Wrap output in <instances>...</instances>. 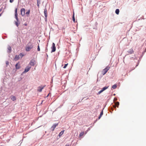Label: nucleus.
<instances>
[{"label": "nucleus", "mask_w": 146, "mask_h": 146, "mask_svg": "<svg viewBox=\"0 0 146 146\" xmlns=\"http://www.w3.org/2000/svg\"><path fill=\"white\" fill-rule=\"evenodd\" d=\"M17 8H16L15 9V18L16 19L17 21H15V24L16 25V26L18 27L19 24H20L19 21V19L18 17V14L17 13Z\"/></svg>", "instance_id": "f257e3e1"}, {"label": "nucleus", "mask_w": 146, "mask_h": 146, "mask_svg": "<svg viewBox=\"0 0 146 146\" xmlns=\"http://www.w3.org/2000/svg\"><path fill=\"white\" fill-rule=\"evenodd\" d=\"M33 47V44L30 42H29L28 43V45H27L26 47V50L28 52L32 49Z\"/></svg>", "instance_id": "f03ea898"}, {"label": "nucleus", "mask_w": 146, "mask_h": 146, "mask_svg": "<svg viewBox=\"0 0 146 146\" xmlns=\"http://www.w3.org/2000/svg\"><path fill=\"white\" fill-rule=\"evenodd\" d=\"M110 68V67L107 66L101 72V75H100V77H102L103 76L105 75L108 72Z\"/></svg>", "instance_id": "7ed1b4c3"}, {"label": "nucleus", "mask_w": 146, "mask_h": 146, "mask_svg": "<svg viewBox=\"0 0 146 146\" xmlns=\"http://www.w3.org/2000/svg\"><path fill=\"white\" fill-rule=\"evenodd\" d=\"M52 49L51 53H52L56 51V47L55 43L54 42L52 43V46L51 47Z\"/></svg>", "instance_id": "20e7f679"}, {"label": "nucleus", "mask_w": 146, "mask_h": 146, "mask_svg": "<svg viewBox=\"0 0 146 146\" xmlns=\"http://www.w3.org/2000/svg\"><path fill=\"white\" fill-rule=\"evenodd\" d=\"M58 124V123L54 124L51 127V129L52 131H53L54 130L55 128L56 127V126Z\"/></svg>", "instance_id": "39448f33"}, {"label": "nucleus", "mask_w": 146, "mask_h": 146, "mask_svg": "<svg viewBox=\"0 0 146 146\" xmlns=\"http://www.w3.org/2000/svg\"><path fill=\"white\" fill-rule=\"evenodd\" d=\"M31 68V67H29V66H27L25 69L24 71L22 73V74L25 73L27 72L28 71H29L30 70Z\"/></svg>", "instance_id": "423d86ee"}, {"label": "nucleus", "mask_w": 146, "mask_h": 146, "mask_svg": "<svg viewBox=\"0 0 146 146\" xmlns=\"http://www.w3.org/2000/svg\"><path fill=\"white\" fill-rule=\"evenodd\" d=\"M5 88L4 87H2L1 88V90L0 92V94L1 95H2L5 94Z\"/></svg>", "instance_id": "0eeeda50"}, {"label": "nucleus", "mask_w": 146, "mask_h": 146, "mask_svg": "<svg viewBox=\"0 0 146 146\" xmlns=\"http://www.w3.org/2000/svg\"><path fill=\"white\" fill-rule=\"evenodd\" d=\"M25 9L24 8H22L21 10V14L22 16H24L25 15Z\"/></svg>", "instance_id": "6e6552de"}, {"label": "nucleus", "mask_w": 146, "mask_h": 146, "mask_svg": "<svg viewBox=\"0 0 146 146\" xmlns=\"http://www.w3.org/2000/svg\"><path fill=\"white\" fill-rule=\"evenodd\" d=\"M35 60L34 59H32L29 63V64L32 66H34L35 64Z\"/></svg>", "instance_id": "1a4fd4ad"}, {"label": "nucleus", "mask_w": 146, "mask_h": 146, "mask_svg": "<svg viewBox=\"0 0 146 146\" xmlns=\"http://www.w3.org/2000/svg\"><path fill=\"white\" fill-rule=\"evenodd\" d=\"M11 46H9L7 48V52L9 53L11 52Z\"/></svg>", "instance_id": "9d476101"}, {"label": "nucleus", "mask_w": 146, "mask_h": 146, "mask_svg": "<svg viewBox=\"0 0 146 146\" xmlns=\"http://www.w3.org/2000/svg\"><path fill=\"white\" fill-rule=\"evenodd\" d=\"M44 86H39L38 88V91L39 92H41L42 90V89H43L44 87Z\"/></svg>", "instance_id": "9b49d317"}, {"label": "nucleus", "mask_w": 146, "mask_h": 146, "mask_svg": "<svg viewBox=\"0 0 146 146\" xmlns=\"http://www.w3.org/2000/svg\"><path fill=\"white\" fill-rule=\"evenodd\" d=\"M20 58V56H19V55H16L15 56V57L14 58V60L16 61L18 60Z\"/></svg>", "instance_id": "f8f14e48"}, {"label": "nucleus", "mask_w": 146, "mask_h": 146, "mask_svg": "<svg viewBox=\"0 0 146 146\" xmlns=\"http://www.w3.org/2000/svg\"><path fill=\"white\" fill-rule=\"evenodd\" d=\"M127 52L130 54H132L133 53L134 51L132 48H131L127 51Z\"/></svg>", "instance_id": "ddd939ff"}, {"label": "nucleus", "mask_w": 146, "mask_h": 146, "mask_svg": "<svg viewBox=\"0 0 146 146\" xmlns=\"http://www.w3.org/2000/svg\"><path fill=\"white\" fill-rule=\"evenodd\" d=\"M44 13L45 17H47V10L46 8L44 9Z\"/></svg>", "instance_id": "4468645a"}, {"label": "nucleus", "mask_w": 146, "mask_h": 146, "mask_svg": "<svg viewBox=\"0 0 146 146\" xmlns=\"http://www.w3.org/2000/svg\"><path fill=\"white\" fill-rule=\"evenodd\" d=\"M16 68L17 69H19L20 68V64L18 65V63H17L15 65Z\"/></svg>", "instance_id": "2eb2a0df"}, {"label": "nucleus", "mask_w": 146, "mask_h": 146, "mask_svg": "<svg viewBox=\"0 0 146 146\" xmlns=\"http://www.w3.org/2000/svg\"><path fill=\"white\" fill-rule=\"evenodd\" d=\"M64 131V130H62L58 134V136L59 137L61 136L63 134Z\"/></svg>", "instance_id": "dca6fc26"}, {"label": "nucleus", "mask_w": 146, "mask_h": 146, "mask_svg": "<svg viewBox=\"0 0 146 146\" xmlns=\"http://www.w3.org/2000/svg\"><path fill=\"white\" fill-rule=\"evenodd\" d=\"M109 86H105L103 87V88H102V89L101 90L103 92L106 90V89L108 88Z\"/></svg>", "instance_id": "f3484780"}, {"label": "nucleus", "mask_w": 146, "mask_h": 146, "mask_svg": "<svg viewBox=\"0 0 146 146\" xmlns=\"http://www.w3.org/2000/svg\"><path fill=\"white\" fill-rule=\"evenodd\" d=\"M119 9H117L115 11V13L117 15L119 14Z\"/></svg>", "instance_id": "a211bd4d"}, {"label": "nucleus", "mask_w": 146, "mask_h": 146, "mask_svg": "<svg viewBox=\"0 0 146 146\" xmlns=\"http://www.w3.org/2000/svg\"><path fill=\"white\" fill-rule=\"evenodd\" d=\"M30 12V10H29L26 13V15H27V17H28L29 15V13Z\"/></svg>", "instance_id": "6ab92c4d"}, {"label": "nucleus", "mask_w": 146, "mask_h": 146, "mask_svg": "<svg viewBox=\"0 0 146 146\" xmlns=\"http://www.w3.org/2000/svg\"><path fill=\"white\" fill-rule=\"evenodd\" d=\"M11 99L13 101H14L16 100V98L15 96H13Z\"/></svg>", "instance_id": "aec40b11"}, {"label": "nucleus", "mask_w": 146, "mask_h": 146, "mask_svg": "<svg viewBox=\"0 0 146 146\" xmlns=\"http://www.w3.org/2000/svg\"><path fill=\"white\" fill-rule=\"evenodd\" d=\"M72 20L73 21V22L74 23L75 22V19L74 17V13H73V14L72 16Z\"/></svg>", "instance_id": "412c9836"}, {"label": "nucleus", "mask_w": 146, "mask_h": 146, "mask_svg": "<svg viewBox=\"0 0 146 146\" xmlns=\"http://www.w3.org/2000/svg\"><path fill=\"white\" fill-rule=\"evenodd\" d=\"M19 56H20V58H22V57L24 56V55L22 53H20V54L19 55Z\"/></svg>", "instance_id": "4be33fe9"}, {"label": "nucleus", "mask_w": 146, "mask_h": 146, "mask_svg": "<svg viewBox=\"0 0 146 146\" xmlns=\"http://www.w3.org/2000/svg\"><path fill=\"white\" fill-rule=\"evenodd\" d=\"M117 87V85L115 84L112 86V88H113V89H115Z\"/></svg>", "instance_id": "5701e85b"}, {"label": "nucleus", "mask_w": 146, "mask_h": 146, "mask_svg": "<svg viewBox=\"0 0 146 146\" xmlns=\"http://www.w3.org/2000/svg\"><path fill=\"white\" fill-rule=\"evenodd\" d=\"M115 105L117 107H118V106L119 105V102H117L115 104Z\"/></svg>", "instance_id": "b1692460"}, {"label": "nucleus", "mask_w": 146, "mask_h": 146, "mask_svg": "<svg viewBox=\"0 0 146 146\" xmlns=\"http://www.w3.org/2000/svg\"><path fill=\"white\" fill-rule=\"evenodd\" d=\"M84 132H81V133H80V137H81L82 136H83V135L84 134Z\"/></svg>", "instance_id": "393cba45"}, {"label": "nucleus", "mask_w": 146, "mask_h": 146, "mask_svg": "<svg viewBox=\"0 0 146 146\" xmlns=\"http://www.w3.org/2000/svg\"><path fill=\"white\" fill-rule=\"evenodd\" d=\"M103 91L101 90L100 91L98 92V93L97 94V95H99Z\"/></svg>", "instance_id": "a878e982"}, {"label": "nucleus", "mask_w": 146, "mask_h": 146, "mask_svg": "<svg viewBox=\"0 0 146 146\" xmlns=\"http://www.w3.org/2000/svg\"><path fill=\"white\" fill-rule=\"evenodd\" d=\"M104 107L103 108V109L102 110L101 112V113H100V115L102 116V115H103V110L104 109Z\"/></svg>", "instance_id": "bb28decb"}, {"label": "nucleus", "mask_w": 146, "mask_h": 146, "mask_svg": "<svg viewBox=\"0 0 146 146\" xmlns=\"http://www.w3.org/2000/svg\"><path fill=\"white\" fill-rule=\"evenodd\" d=\"M37 4H40V0H37Z\"/></svg>", "instance_id": "cd10ccee"}, {"label": "nucleus", "mask_w": 146, "mask_h": 146, "mask_svg": "<svg viewBox=\"0 0 146 146\" xmlns=\"http://www.w3.org/2000/svg\"><path fill=\"white\" fill-rule=\"evenodd\" d=\"M68 65V64H64V66L63 67V68H66V67H67V65Z\"/></svg>", "instance_id": "c85d7f7f"}, {"label": "nucleus", "mask_w": 146, "mask_h": 146, "mask_svg": "<svg viewBox=\"0 0 146 146\" xmlns=\"http://www.w3.org/2000/svg\"><path fill=\"white\" fill-rule=\"evenodd\" d=\"M40 48L39 46V45H38V48H37V50L38 51H40Z\"/></svg>", "instance_id": "c756f323"}, {"label": "nucleus", "mask_w": 146, "mask_h": 146, "mask_svg": "<svg viewBox=\"0 0 146 146\" xmlns=\"http://www.w3.org/2000/svg\"><path fill=\"white\" fill-rule=\"evenodd\" d=\"M47 17H45L44 20L46 22L47 21Z\"/></svg>", "instance_id": "7c9ffc66"}, {"label": "nucleus", "mask_w": 146, "mask_h": 146, "mask_svg": "<svg viewBox=\"0 0 146 146\" xmlns=\"http://www.w3.org/2000/svg\"><path fill=\"white\" fill-rule=\"evenodd\" d=\"M6 64L7 65H8L9 64V62L8 61H6Z\"/></svg>", "instance_id": "2f4dec72"}, {"label": "nucleus", "mask_w": 146, "mask_h": 146, "mask_svg": "<svg viewBox=\"0 0 146 146\" xmlns=\"http://www.w3.org/2000/svg\"><path fill=\"white\" fill-rule=\"evenodd\" d=\"M145 52V51H144L143 52V53H142V55L141 56V57H142L143 56V55L144 53Z\"/></svg>", "instance_id": "473e14b6"}, {"label": "nucleus", "mask_w": 146, "mask_h": 146, "mask_svg": "<svg viewBox=\"0 0 146 146\" xmlns=\"http://www.w3.org/2000/svg\"><path fill=\"white\" fill-rule=\"evenodd\" d=\"M48 51V49L47 48V47H46L45 49V51L46 52H47Z\"/></svg>", "instance_id": "72a5a7b5"}, {"label": "nucleus", "mask_w": 146, "mask_h": 146, "mask_svg": "<svg viewBox=\"0 0 146 146\" xmlns=\"http://www.w3.org/2000/svg\"><path fill=\"white\" fill-rule=\"evenodd\" d=\"M14 0H10L9 1L11 3H12L13 2Z\"/></svg>", "instance_id": "f704fd0d"}, {"label": "nucleus", "mask_w": 146, "mask_h": 146, "mask_svg": "<svg viewBox=\"0 0 146 146\" xmlns=\"http://www.w3.org/2000/svg\"><path fill=\"white\" fill-rule=\"evenodd\" d=\"M46 59L47 60L48 57V56L47 53L46 54Z\"/></svg>", "instance_id": "c9c22d12"}, {"label": "nucleus", "mask_w": 146, "mask_h": 146, "mask_svg": "<svg viewBox=\"0 0 146 146\" xmlns=\"http://www.w3.org/2000/svg\"><path fill=\"white\" fill-rule=\"evenodd\" d=\"M102 116V115H100V116L98 117V119H100L101 118Z\"/></svg>", "instance_id": "e433bc0d"}, {"label": "nucleus", "mask_w": 146, "mask_h": 146, "mask_svg": "<svg viewBox=\"0 0 146 146\" xmlns=\"http://www.w3.org/2000/svg\"><path fill=\"white\" fill-rule=\"evenodd\" d=\"M109 109H111L112 110V111H113V109L111 107H110Z\"/></svg>", "instance_id": "4c0bfd02"}, {"label": "nucleus", "mask_w": 146, "mask_h": 146, "mask_svg": "<svg viewBox=\"0 0 146 146\" xmlns=\"http://www.w3.org/2000/svg\"><path fill=\"white\" fill-rule=\"evenodd\" d=\"M24 25L25 26H27V23H25L24 24Z\"/></svg>", "instance_id": "58836bf2"}, {"label": "nucleus", "mask_w": 146, "mask_h": 146, "mask_svg": "<svg viewBox=\"0 0 146 146\" xmlns=\"http://www.w3.org/2000/svg\"><path fill=\"white\" fill-rule=\"evenodd\" d=\"M37 6L38 7V8H39V4H37Z\"/></svg>", "instance_id": "ea45409f"}, {"label": "nucleus", "mask_w": 146, "mask_h": 146, "mask_svg": "<svg viewBox=\"0 0 146 146\" xmlns=\"http://www.w3.org/2000/svg\"><path fill=\"white\" fill-rule=\"evenodd\" d=\"M70 145L69 144H66L65 145V146H69Z\"/></svg>", "instance_id": "a19ab883"}, {"label": "nucleus", "mask_w": 146, "mask_h": 146, "mask_svg": "<svg viewBox=\"0 0 146 146\" xmlns=\"http://www.w3.org/2000/svg\"><path fill=\"white\" fill-rule=\"evenodd\" d=\"M138 64H139V63L137 64V65H136V67H137L138 65Z\"/></svg>", "instance_id": "79ce46f5"}, {"label": "nucleus", "mask_w": 146, "mask_h": 146, "mask_svg": "<svg viewBox=\"0 0 146 146\" xmlns=\"http://www.w3.org/2000/svg\"><path fill=\"white\" fill-rule=\"evenodd\" d=\"M48 46V43H47V44L46 45V47H47Z\"/></svg>", "instance_id": "37998d69"}, {"label": "nucleus", "mask_w": 146, "mask_h": 146, "mask_svg": "<svg viewBox=\"0 0 146 146\" xmlns=\"http://www.w3.org/2000/svg\"><path fill=\"white\" fill-rule=\"evenodd\" d=\"M43 100H42V102H41V103L40 104H42V102H43Z\"/></svg>", "instance_id": "c03bdc74"}, {"label": "nucleus", "mask_w": 146, "mask_h": 146, "mask_svg": "<svg viewBox=\"0 0 146 146\" xmlns=\"http://www.w3.org/2000/svg\"><path fill=\"white\" fill-rule=\"evenodd\" d=\"M2 14V13H1V14H0V17L1 15Z\"/></svg>", "instance_id": "a18cd8bd"}, {"label": "nucleus", "mask_w": 146, "mask_h": 146, "mask_svg": "<svg viewBox=\"0 0 146 146\" xmlns=\"http://www.w3.org/2000/svg\"><path fill=\"white\" fill-rule=\"evenodd\" d=\"M142 57H141V56L139 58V59H141Z\"/></svg>", "instance_id": "49530a36"}, {"label": "nucleus", "mask_w": 146, "mask_h": 146, "mask_svg": "<svg viewBox=\"0 0 146 146\" xmlns=\"http://www.w3.org/2000/svg\"><path fill=\"white\" fill-rule=\"evenodd\" d=\"M99 74H100V72H99L98 74V76Z\"/></svg>", "instance_id": "de8ad7c7"}, {"label": "nucleus", "mask_w": 146, "mask_h": 146, "mask_svg": "<svg viewBox=\"0 0 146 146\" xmlns=\"http://www.w3.org/2000/svg\"><path fill=\"white\" fill-rule=\"evenodd\" d=\"M113 106L114 108H115V106Z\"/></svg>", "instance_id": "09e8293b"}, {"label": "nucleus", "mask_w": 146, "mask_h": 146, "mask_svg": "<svg viewBox=\"0 0 146 146\" xmlns=\"http://www.w3.org/2000/svg\"><path fill=\"white\" fill-rule=\"evenodd\" d=\"M49 95V94L47 95V97H48Z\"/></svg>", "instance_id": "8fccbe9b"}, {"label": "nucleus", "mask_w": 146, "mask_h": 146, "mask_svg": "<svg viewBox=\"0 0 146 146\" xmlns=\"http://www.w3.org/2000/svg\"><path fill=\"white\" fill-rule=\"evenodd\" d=\"M1 9H0V12L1 11Z\"/></svg>", "instance_id": "3c124183"}]
</instances>
